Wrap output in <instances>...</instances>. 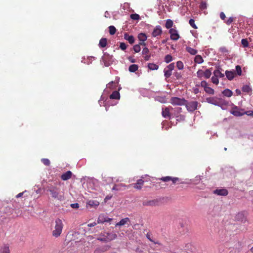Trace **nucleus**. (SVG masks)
Here are the masks:
<instances>
[{"instance_id": "f257e3e1", "label": "nucleus", "mask_w": 253, "mask_h": 253, "mask_svg": "<svg viewBox=\"0 0 253 253\" xmlns=\"http://www.w3.org/2000/svg\"><path fill=\"white\" fill-rule=\"evenodd\" d=\"M47 188V191L49 192L53 199L60 201L63 200V195L59 187L50 185L48 186Z\"/></svg>"}, {"instance_id": "f03ea898", "label": "nucleus", "mask_w": 253, "mask_h": 253, "mask_svg": "<svg viewBox=\"0 0 253 253\" xmlns=\"http://www.w3.org/2000/svg\"><path fill=\"white\" fill-rule=\"evenodd\" d=\"M63 226V222L61 219H56L55 220L54 228L52 232V236L55 237L60 236L62 232Z\"/></svg>"}, {"instance_id": "7ed1b4c3", "label": "nucleus", "mask_w": 253, "mask_h": 253, "mask_svg": "<svg viewBox=\"0 0 253 253\" xmlns=\"http://www.w3.org/2000/svg\"><path fill=\"white\" fill-rule=\"evenodd\" d=\"M160 180L163 181L165 182H167L169 181H171L172 184H175L176 183H180V184H184L185 182L184 181L180 182V179L178 177H171L169 176L162 177L159 178Z\"/></svg>"}, {"instance_id": "20e7f679", "label": "nucleus", "mask_w": 253, "mask_h": 253, "mask_svg": "<svg viewBox=\"0 0 253 253\" xmlns=\"http://www.w3.org/2000/svg\"><path fill=\"white\" fill-rule=\"evenodd\" d=\"M199 103L197 101L188 102L186 100V103L184 105L189 112H193L197 109Z\"/></svg>"}, {"instance_id": "39448f33", "label": "nucleus", "mask_w": 253, "mask_h": 253, "mask_svg": "<svg viewBox=\"0 0 253 253\" xmlns=\"http://www.w3.org/2000/svg\"><path fill=\"white\" fill-rule=\"evenodd\" d=\"M170 103L173 105L182 106L185 104L186 100L184 98L172 97L170 99Z\"/></svg>"}, {"instance_id": "423d86ee", "label": "nucleus", "mask_w": 253, "mask_h": 253, "mask_svg": "<svg viewBox=\"0 0 253 253\" xmlns=\"http://www.w3.org/2000/svg\"><path fill=\"white\" fill-rule=\"evenodd\" d=\"M174 63H172L168 65L164 70V75L166 78H169L172 74V71L174 68Z\"/></svg>"}, {"instance_id": "0eeeda50", "label": "nucleus", "mask_w": 253, "mask_h": 253, "mask_svg": "<svg viewBox=\"0 0 253 253\" xmlns=\"http://www.w3.org/2000/svg\"><path fill=\"white\" fill-rule=\"evenodd\" d=\"M244 109H240L237 106H234L231 110L230 113L236 117H240L244 115Z\"/></svg>"}, {"instance_id": "6e6552de", "label": "nucleus", "mask_w": 253, "mask_h": 253, "mask_svg": "<svg viewBox=\"0 0 253 253\" xmlns=\"http://www.w3.org/2000/svg\"><path fill=\"white\" fill-rule=\"evenodd\" d=\"M170 39L173 41H177L180 38V36L178 33L177 30L174 28H171L169 30Z\"/></svg>"}, {"instance_id": "1a4fd4ad", "label": "nucleus", "mask_w": 253, "mask_h": 253, "mask_svg": "<svg viewBox=\"0 0 253 253\" xmlns=\"http://www.w3.org/2000/svg\"><path fill=\"white\" fill-rule=\"evenodd\" d=\"M173 108L171 107H165V108H163L162 112V116L165 118H169L170 119L171 116L170 111Z\"/></svg>"}, {"instance_id": "9d476101", "label": "nucleus", "mask_w": 253, "mask_h": 253, "mask_svg": "<svg viewBox=\"0 0 253 253\" xmlns=\"http://www.w3.org/2000/svg\"><path fill=\"white\" fill-rule=\"evenodd\" d=\"M162 29L160 25H158L155 27L152 33V36L153 37H158V36H161L162 34Z\"/></svg>"}, {"instance_id": "9b49d317", "label": "nucleus", "mask_w": 253, "mask_h": 253, "mask_svg": "<svg viewBox=\"0 0 253 253\" xmlns=\"http://www.w3.org/2000/svg\"><path fill=\"white\" fill-rule=\"evenodd\" d=\"M160 202L158 199L145 201L143 202V205L144 206H157L159 205Z\"/></svg>"}, {"instance_id": "f8f14e48", "label": "nucleus", "mask_w": 253, "mask_h": 253, "mask_svg": "<svg viewBox=\"0 0 253 253\" xmlns=\"http://www.w3.org/2000/svg\"><path fill=\"white\" fill-rule=\"evenodd\" d=\"M112 220V218H109L104 214H100L97 219L98 223H103L105 222H108Z\"/></svg>"}, {"instance_id": "ddd939ff", "label": "nucleus", "mask_w": 253, "mask_h": 253, "mask_svg": "<svg viewBox=\"0 0 253 253\" xmlns=\"http://www.w3.org/2000/svg\"><path fill=\"white\" fill-rule=\"evenodd\" d=\"M207 102L209 103L214 105H220V99H218L217 98L213 97H208L206 98Z\"/></svg>"}, {"instance_id": "4468645a", "label": "nucleus", "mask_w": 253, "mask_h": 253, "mask_svg": "<svg viewBox=\"0 0 253 253\" xmlns=\"http://www.w3.org/2000/svg\"><path fill=\"white\" fill-rule=\"evenodd\" d=\"M110 246L109 245H105L101 247L96 248L94 250V253H103L105 252L108 251L110 249Z\"/></svg>"}, {"instance_id": "2eb2a0df", "label": "nucleus", "mask_w": 253, "mask_h": 253, "mask_svg": "<svg viewBox=\"0 0 253 253\" xmlns=\"http://www.w3.org/2000/svg\"><path fill=\"white\" fill-rule=\"evenodd\" d=\"M223 70L221 68L218 67L213 72V75L217 78H223L224 77V74L222 73Z\"/></svg>"}, {"instance_id": "dca6fc26", "label": "nucleus", "mask_w": 253, "mask_h": 253, "mask_svg": "<svg viewBox=\"0 0 253 253\" xmlns=\"http://www.w3.org/2000/svg\"><path fill=\"white\" fill-rule=\"evenodd\" d=\"M144 180H143L141 179H138L136 183L133 184V186L136 189L140 190L142 188L143 185H144Z\"/></svg>"}, {"instance_id": "f3484780", "label": "nucleus", "mask_w": 253, "mask_h": 253, "mask_svg": "<svg viewBox=\"0 0 253 253\" xmlns=\"http://www.w3.org/2000/svg\"><path fill=\"white\" fill-rule=\"evenodd\" d=\"M9 246L8 244H3L0 248V253H10Z\"/></svg>"}, {"instance_id": "a211bd4d", "label": "nucleus", "mask_w": 253, "mask_h": 253, "mask_svg": "<svg viewBox=\"0 0 253 253\" xmlns=\"http://www.w3.org/2000/svg\"><path fill=\"white\" fill-rule=\"evenodd\" d=\"M225 74L228 79V80L231 81L232 80L235 75V72L234 70L232 71H226Z\"/></svg>"}, {"instance_id": "6ab92c4d", "label": "nucleus", "mask_w": 253, "mask_h": 253, "mask_svg": "<svg viewBox=\"0 0 253 253\" xmlns=\"http://www.w3.org/2000/svg\"><path fill=\"white\" fill-rule=\"evenodd\" d=\"M129 223H130V219L128 217H126L121 219L119 222L117 223L115 226H123L125 224H128Z\"/></svg>"}, {"instance_id": "aec40b11", "label": "nucleus", "mask_w": 253, "mask_h": 253, "mask_svg": "<svg viewBox=\"0 0 253 253\" xmlns=\"http://www.w3.org/2000/svg\"><path fill=\"white\" fill-rule=\"evenodd\" d=\"M106 237L108 242H110L113 240H115L117 237V235L113 232H107L106 233Z\"/></svg>"}, {"instance_id": "412c9836", "label": "nucleus", "mask_w": 253, "mask_h": 253, "mask_svg": "<svg viewBox=\"0 0 253 253\" xmlns=\"http://www.w3.org/2000/svg\"><path fill=\"white\" fill-rule=\"evenodd\" d=\"M214 193L218 195L226 196L228 194V191L225 189H216L214 191Z\"/></svg>"}, {"instance_id": "4be33fe9", "label": "nucleus", "mask_w": 253, "mask_h": 253, "mask_svg": "<svg viewBox=\"0 0 253 253\" xmlns=\"http://www.w3.org/2000/svg\"><path fill=\"white\" fill-rule=\"evenodd\" d=\"M124 39L127 40L130 44H133L135 41L134 37L129 35L127 33H125Z\"/></svg>"}, {"instance_id": "5701e85b", "label": "nucleus", "mask_w": 253, "mask_h": 253, "mask_svg": "<svg viewBox=\"0 0 253 253\" xmlns=\"http://www.w3.org/2000/svg\"><path fill=\"white\" fill-rule=\"evenodd\" d=\"M72 175V173L71 171H67L61 175V178L63 180H67L71 178Z\"/></svg>"}, {"instance_id": "b1692460", "label": "nucleus", "mask_w": 253, "mask_h": 253, "mask_svg": "<svg viewBox=\"0 0 253 253\" xmlns=\"http://www.w3.org/2000/svg\"><path fill=\"white\" fill-rule=\"evenodd\" d=\"M110 98L111 99H120V95L118 91H114L110 95Z\"/></svg>"}, {"instance_id": "393cba45", "label": "nucleus", "mask_w": 253, "mask_h": 253, "mask_svg": "<svg viewBox=\"0 0 253 253\" xmlns=\"http://www.w3.org/2000/svg\"><path fill=\"white\" fill-rule=\"evenodd\" d=\"M107 43V40L106 38H101L99 42V46L100 47L103 48L105 47Z\"/></svg>"}, {"instance_id": "a878e982", "label": "nucleus", "mask_w": 253, "mask_h": 253, "mask_svg": "<svg viewBox=\"0 0 253 253\" xmlns=\"http://www.w3.org/2000/svg\"><path fill=\"white\" fill-rule=\"evenodd\" d=\"M118 82L115 83L113 81L110 82L107 84V88L111 90L114 89L117 87Z\"/></svg>"}, {"instance_id": "bb28decb", "label": "nucleus", "mask_w": 253, "mask_h": 253, "mask_svg": "<svg viewBox=\"0 0 253 253\" xmlns=\"http://www.w3.org/2000/svg\"><path fill=\"white\" fill-rule=\"evenodd\" d=\"M236 219L244 222L247 220L246 218L245 217L244 214L242 212H239L236 215Z\"/></svg>"}, {"instance_id": "cd10ccee", "label": "nucleus", "mask_w": 253, "mask_h": 253, "mask_svg": "<svg viewBox=\"0 0 253 253\" xmlns=\"http://www.w3.org/2000/svg\"><path fill=\"white\" fill-rule=\"evenodd\" d=\"M126 185L123 184H115L112 188V190L120 191L123 187H126Z\"/></svg>"}, {"instance_id": "c85d7f7f", "label": "nucleus", "mask_w": 253, "mask_h": 253, "mask_svg": "<svg viewBox=\"0 0 253 253\" xmlns=\"http://www.w3.org/2000/svg\"><path fill=\"white\" fill-rule=\"evenodd\" d=\"M87 205L90 207H96L99 205V203L97 201L90 200L88 202Z\"/></svg>"}, {"instance_id": "c756f323", "label": "nucleus", "mask_w": 253, "mask_h": 253, "mask_svg": "<svg viewBox=\"0 0 253 253\" xmlns=\"http://www.w3.org/2000/svg\"><path fill=\"white\" fill-rule=\"evenodd\" d=\"M186 50L190 54L193 55H196L197 53V50L196 49H194L190 46L186 47Z\"/></svg>"}, {"instance_id": "7c9ffc66", "label": "nucleus", "mask_w": 253, "mask_h": 253, "mask_svg": "<svg viewBox=\"0 0 253 253\" xmlns=\"http://www.w3.org/2000/svg\"><path fill=\"white\" fill-rule=\"evenodd\" d=\"M138 39L140 42H145L147 39V37L145 33H141L138 35Z\"/></svg>"}, {"instance_id": "2f4dec72", "label": "nucleus", "mask_w": 253, "mask_h": 253, "mask_svg": "<svg viewBox=\"0 0 253 253\" xmlns=\"http://www.w3.org/2000/svg\"><path fill=\"white\" fill-rule=\"evenodd\" d=\"M194 61L196 63L201 64L204 62V60L201 55H197L195 57Z\"/></svg>"}, {"instance_id": "473e14b6", "label": "nucleus", "mask_w": 253, "mask_h": 253, "mask_svg": "<svg viewBox=\"0 0 253 253\" xmlns=\"http://www.w3.org/2000/svg\"><path fill=\"white\" fill-rule=\"evenodd\" d=\"M222 94L225 96L230 97L232 95L233 92L229 89H225L222 91Z\"/></svg>"}, {"instance_id": "72a5a7b5", "label": "nucleus", "mask_w": 253, "mask_h": 253, "mask_svg": "<svg viewBox=\"0 0 253 253\" xmlns=\"http://www.w3.org/2000/svg\"><path fill=\"white\" fill-rule=\"evenodd\" d=\"M148 69L150 70H156L159 68V66L154 63H149L148 64Z\"/></svg>"}, {"instance_id": "f704fd0d", "label": "nucleus", "mask_w": 253, "mask_h": 253, "mask_svg": "<svg viewBox=\"0 0 253 253\" xmlns=\"http://www.w3.org/2000/svg\"><path fill=\"white\" fill-rule=\"evenodd\" d=\"M204 78L206 79H209L211 77V69H207L205 70V71H204Z\"/></svg>"}, {"instance_id": "c9c22d12", "label": "nucleus", "mask_w": 253, "mask_h": 253, "mask_svg": "<svg viewBox=\"0 0 253 253\" xmlns=\"http://www.w3.org/2000/svg\"><path fill=\"white\" fill-rule=\"evenodd\" d=\"M138 69V66L136 64H132L129 66L128 70L130 72H135Z\"/></svg>"}, {"instance_id": "e433bc0d", "label": "nucleus", "mask_w": 253, "mask_h": 253, "mask_svg": "<svg viewBox=\"0 0 253 253\" xmlns=\"http://www.w3.org/2000/svg\"><path fill=\"white\" fill-rule=\"evenodd\" d=\"M173 24V21L170 19H168L166 21V24H165V27L167 29H171V28L172 27Z\"/></svg>"}, {"instance_id": "4c0bfd02", "label": "nucleus", "mask_w": 253, "mask_h": 253, "mask_svg": "<svg viewBox=\"0 0 253 253\" xmlns=\"http://www.w3.org/2000/svg\"><path fill=\"white\" fill-rule=\"evenodd\" d=\"M252 90L251 87L248 85H245L242 87V91L245 92L250 93Z\"/></svg>"}, {"instance_id": "58836bf2", "label": "nucleus", "mask_w": 253, "mask_h": 253, "mask_svg": "<svg viewBox=\"0 0 253 253\" xmlns=\"http://www.w3.org/2000/svg\"><path fill=\"white\" fill-rule=\"evenodd\" d=\"M205 92L209 94H213L214 93V90L210 87L207 86L204 89Z\"/></svg>"}, {"instance_id": "ea45409f", "label": "nucleus", "mask_w": 253, "mask_h": 253, "mask_svg": "<svg viewBox=\"0 0 253 253\" xmlns=\"http://www.w3.org/2000/svg\"><path fill=\"white\" fill-rule=\"evenodd\" d=\"M109 31L111 35H113L116 32V29L114 26H110L109 27Z\"/></svg>"}, {"instance_id": "a19ab883", "label": "nucleus", "mask_w": 253, "mask_h": 253, "mask_svg": "<svg viewBox=\"0 0 253 253\" xmlns=\"http://www.w3.org/2000/svg\"><path fill=\"white\" fill-rule=\"evenodd\" d=\"M172 60V57L170 54H168L165 57V62L169 63Z\"/></svg>"}, {"instance_id": "79ce46f5", "label": "nucleus", "mask_w": 253, "mask_h": 253, "mask_svg": "<svg viewBox=\"0 0 253 253\" xmlns=\"http://www.w3.org/2000/svg\"><path fill=\"white\" fill-rule=\"evenodd\" d=\"M42 162L46 166H49L50 165V162L49 159L43 158L41 160Z\"/></svg>"}, {"instance_id": "37998d69", "label": "nucleus", "mask_w": 253, "mask_h": 253, "mask_svg": "<svg viewBox=\"0 0 253 253\" xmlns=\"http://www.w3.org/2000/svg\"><path fill=\"white\" fill-rule=\"evenodd\" d=\"M241 43L244 47H247L249 46V42L247 39H243L241 40Z\"/></svg>"}, {"instance_id": "c03bdc74", "label": "nucleus", "mask_w": 253, "mask_h": 253, "mask_svg": "<svg viewBox=\"0 0 253 253\" xmlns=\"http://www.w3.org/2000/svg\"><path fill=\"white\" fill-rule=\"evenodd\" d=\"M207 7V3L206 1H202L200 3V8L201 10H204Z\"/></svg>"}, {"instance_id": "a18cd8bd", "label": "nucleus", "mask_w": 253, "mask_h": 253, "mask_svg": "<svg viewBox=\"0 0 253 253\" xmlns=\"http://www.w3.org/2000/svg\"><path fill=\"white\" fill-rule=\"evenodd\" d=\"M189 23L190 26L195 29H197V26L195 24V21L193 19H190L189 21Z\"/></svg>"}, {"instance_id": "49530a36", "label": "nucleus", "mask_w": 253, "mask_h": 253, "mask_svg": "<svg viewBox=\"0 0 253 253\" xmlns=\"http://www.w3.org/2000/svg\"><path fill=\"white\" fill-rule=\"evenodd\" d=\"M133 49L135 52H139L141 50L140 44H135L133 46Z\"/></svg>"}, {"instance_id": "de8ad7c7", "label": "nucleus", "mask_w": 253, "mask_h": 253, "mask_svg": "<svg viewBox=\"0 0 253 253\" xmlns=\"http://www.w3.org/2000/svg\"><path fill=\"white\" fill-rule=\"evenodd\" d=\"M176 67L179 70H182L183 68V64L182 61H178L176 63Z\"/></svg>"}, {"instance_id": "09e8293b", "label": "nucleus", "mask_w": 253, "mask_h": 253, "mask_svg": "<svg viewBox=\"0 0 253 253\" xmlns=\"http://www.w3.org/2000/svg\"><path fill=\"white\" fill-rule=\"evenodd\" d=\"M130 18L132 20H137L140 19V16L138 14L135 13L131 14Z\"/></svg>"}, {"instance_id": "8fccbe9b", "label": "nucleus", "mask_w": 253, "mask_h": 253, "mask_svg": "<svg viewBox=\"0 0 253 253\" xmlns=\"http://www.w3.org/2000/svg\"><path fill=\"white\" fill-rule=\"evenodd\" d=\"M203 73H204V71L202 70H199L197 72V77L199 78H202V77H204Z\"/></svg>"}, {"instance_id": "3c124183", "label": "nucleus", "mask_w": 253, "mask_h": 253, "mask_svg": "<svg viewBox=\"0 0 253 253\" xmlns=\"http://www.w3.org/2000/svg\"><path fill=\"white\" fill-rule=\"evenodd\" d=\"M211 81L214 84H218L219 83V81H218V78L216 77V76H212L211 77Z\"/></svg>"}, {"instance_id": "603ef678", "label": "nucleus", "mask_w": 253, "mask_h": 253, "mask_svg": "<svg viewBox=\"0 0 253 253\" xmlns=\"http://www.w3.org/2000/svg\"><path fill=\"white\" fill-rule=\"evenodd\" d=\"M236 71L237 72V75L240 76L242 74V69L241 67L239 65H237L236 66Z\"/></svg>"}, {"instance_id": "864d4df0", "label": "nucleus", "mask_w": 253, "mask_h": 253, "mask_svg": "<svg viewBox=\"0 0 253 253\" xmlns=\"http://www.w3.org/2000/svg\"><path fill=\"white\" fill-rule=\"evenodd\" d=\"M97 240L104 242H108V241L107 240V238L106 235H104L103 237H99L97 238Z\"/></svg>"}, {"instance_id": "5fc2aeb1", "label": "nucleus", "mask_w": 253, "mask_h": 253, "mask_svg": "<svg viewBox=\"0 0 253 253\" xmlns=\"http://www.w3.org/2000/svg\"><path fill=\"white\" fill-rule=\"evenodd\" d=\"M126 45L125 43L124 42H121L120 43V48L123 50H125V49H126Z\"/></svg>"}, {"instance_id": "6e6d98bb", "label": "nucleus", "mask_w": 253, "mask_h": 253, "mask_svg": "<svg viewBox=\"0 0 253 253\" xmlns=\"http://www.w3.org/2000/svg\"><path fill=\"white\" fill-rule=\"evenodd\" d=\"M149 53V50L147 47H144L142 51V54L143 55L148 54Z\"/></svg>"}, {"instance_id": "4d7b16f0", "label": "nucleus", "mask_w": 253, "mask_h": 253, "mask_svg": "<svg viewBox=\"0 0 253 253\" xmlns=\"http://www.w3.org/2000/svg\"><path fill=\"white\" fill-rule=\"evenodd\" d=\"M243 113H244V115L246 114L248 116L253 117V111H244Z\"/></svg>"}, {"instance_id": "13d9d810", "label": "nucleus", "mask_w": 253, "mask_h": 253, "mask_svg": "<svg viewBox=\"0 0 253 253\" xmlns=\"http://www.w3.org/2000/svg\"><path fill=\"white\" fill-rule=\"evenodd\" d=\"M233 17H230L228 19V20L226 21H225V23L227 25H229L233 21Z\"/></svg>"}, {"instance_id": "bf43d9fd", "label": "nucleus", "mask_w": 253, "mask_h": 253, "mask_svg": "<svg viewBox=\"0 0 253 253\" xmlns=\"http://www.w3.org/2000/svg\"><path fill=\"white\" fill-rule=\"evenodd\" d=\"M201 86L203 87L205 89L206 87L208 86V83H207L206 81H203L201 82Z\"/></svg>"}, {"instance_id": "052dcab7", "label": "nucleus", "mask_w": 253, "mask_h": 253, "mask_svg": "<svg viewBox=\"0 0 253 253\" xmlns=\"http://www.w3.org/2000/svg\"><path fill=\"white\" fill-rule=\"evenodd\" d=\"M174 75L176 77V79H179L181 77V74L178 72H175Z\"/></svg>"}, {"instance_id": "680f3d73", "label": "nucleus", "mask_w": 253, "mask_h": 253, "mask_svg": "<svg viewBox=\"0 0 253 253\" xmlns=\"http://www.w3.org/2000/svg\"><path fill=\"white\" fill-rule=\"evenodd\" d=\"M220 17L222 20H224L226 18L225 14L224 13V12H221L220 13Z\"/></svg>"}, {"instance_id": "e2e57ef3", "label": "nucleus", "mask_w": 253, "mask_h": 253, "mask_svg": "<svg viewBox=\"0 0 253 253\" xmlns=\"http://www.w3.org/2000/svg\"><path fill=\"white\" fill-rule=\"evenodd\" d=\"M150 57H151V55L148 54L145 55L144 58L145 61H148V60H149Z\"/></svg>"}, {"instance_id": "0e129e2a", "label": "nucleus", "mask_w": 253, "mask_h": 253, "mask_svg": "<svg viewBox=\"0 0 253 253\" xmlns=\"http://www.w3.org/2000/svg\"><path fill=\"white\" fill-rule=\"evenodd\" d=\"M71 206L73 208H78L79 207V205L78 203H74L71 204Z\"/></svg>"}, {"instance_id": "69168bd1", "label": "nucleus", "mask_w": 253, "mask_h": 253, "mask_svg": "<svg viewBox=\"0 0 253 253\" xmlns=\"http://www.w3.org/2000/svg\"><path fill=\"white\" fill-rule=\"evenodd\" d=\"M25 192H26V191H25L24 192H21V193H19L18 194H17L16 196V198H18L22 197Z\"/></svg>"}, {"instance_id": "338daca9", "label": "nucleus", "mask_w": 253, "mask_h": 253, "mask_svg": "<svg viewBox=\"0 0 253 253\" xmlns=\"http://www.w3.org/2000/svg\"><path fill=\"white\" fill-rule=\"evenodd\" d=\"M96 225V223L94 222L88 224V226L91 227H93V226H95Z\"/></svg>"}, {"instance_id": "774afa93", "label": "nucleus", "mask_w": 253, "mask_h": 253, "mask_svg": "<svg viewBox=\"0 0 253 253\" xmlns=\"http://www.w3.org/2000/svg\"><path fill=\"white\" fill-rule=\"evenodd\" d=\"M128 59L131 62V63H134L135 62V59L131 57H129L128 58Z\"/></svg>"}]
</instances>
